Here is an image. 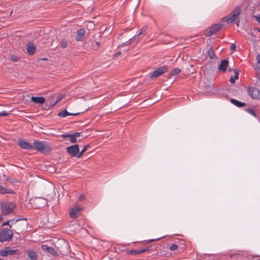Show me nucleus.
Wrapping results in <instances>:
<instances>
[{"instance_id":"23","label":"nucleus","mask_w":260,"mask_h":260,"mask_svg":"<svg viewBox=\"0 0 260 260\" xmlns=\"http://www.w3.org/2000/svg\"><path fill=\"white\" fill-rule=\"evenodd\" d=\"M207 54L208 56L210 59H214L215 58V54L214 53L213 49L212 47H211L207 52Z\"/></svg>"},{"instance_id":"38","label":"nucleus","mask_w":260,"mask_h":260,"mask_svg":"<svg viewBox=\"0 0 260 260\" xmlns=\"http://www.w3.org/2000/svg\"><path fill=\"white\" fill-rule=\"evenodd\" d=\"M71 134H64L61 135V137L63 138H70Z\"/></svg>"},{"instance_id":"32","label":"nucleus","mask_w":260,"mask_h":260,"mask_svg":"<svg viewBox=\"0 0 260 260\" xmlns=\"http://www.w3.org/2000/svg\"><path fill=\"white\" fill-rule=\"evenodd\" d=\"M137 37V36H135L132 39L129 40L128 41L126 42L125 43H124L121 45V46H124L126 45L129 44L131 43V41L133 39H136Z\"/></svg>"},{"instance_id":"46","label":"nucleus","mask_w":260,"mask_h":260,"mask_svg":"<svg viewBox=\"0 0 260 260\" xmlns=\"http://www.w3.org/2000/svg\"><path fill=\"white\" fill-rule=\"evenodd\" d=\"M239 20L237 22H236V24L238 26H239Z\"/></svg>"},{"instance_id":"8","label":"nucleus","mask_w":260,"mask_h":260,"mask_svg":"<svg viewBox=\"0 0 260 260\" xmlns=\"http://www.w3.org/2000/svg\"><path fill=\"white\" fill-rule=\"evenodd\" d=\"M67 153L72 157L80 158L79 154V146L78 144H75L69 146L67 148Z\"/></svg>"},{"instance_id":"27","label":"nucleus","mask_w":260,"mask_h":260,"mask_svg":"<svg viewBox=\"0 0 260 260\" xmlns=\"http://www.w3.org/2000/svg\"><path fill=\"white\" fill-rule=\"evenodd\" d=\"M90 147V145H85L83 149L81 151H79V156H80V158L82 156V155H83V154L87 150L88 148Z\"/></svg>"},{"instance_id":"2","label":"nucleus","mask_w":260,"mask_h":260,"mask_svg":"<svg viewBox=\"0 0 260 260\" xmlns=\"http://www.w3.org/2000/svg\"><path fill=\"white\" fill-rule=\"evenodd\" d=\"M33 145L35 149L42 153L51 150V147L45 141H35L34 142Z\"/></svg>"},{"instance_id":"30","label":"nucleus","mask_w":260,"mask_h":260,"mask_svg":"<svg viewBox=\"0 0 260 260\" xmlns=\"http://www.w3.org/2000/svg\"><path fill=\"white\" fill-rule=\"evenodd\" d=\"M10 58L11 60L14 62H17L20 59V57L15 55H11Z\"/></svg>"},{"instance_id":"40","label":"nucleus","mask_w":260,"mask_h":260,"mask_svg":"<svg viewBox=\"0 0 260 260\" xmlns=\"http://www.w3.org/2000/svg\"><path fill=\"white\" fill-rule=\"evenodd\" d=\"M236 45L235 44H232V45L231 46V50L232 51H235V50H236Z\"/></svg>"},{"instance_id":"26","label":"nucleus","mask_w":260,"mask_h":260,"mask_svg":"<svg viewBox=\"0 0 260 260\" xmlns=\"http://www.w3.org/2000/svg\"><path fill=\"white\" fill-rule=\"evenodd\" d=\"M245 111H247L250 114L252 115L253 116H254L255 117H257L256 113L253 109H252L250 108H249L248 109H246Z\"/></svg>"},{"instance_id":"4","label":"nucleus","mask_w":260,"mask_h":260,"mask_svg":"<svg viewBox=\"0 0 260 260\" xmlns=\"http://www.w3.org/2000/svg\"><path fill=\"white\" fill-rule=\"evenodd\" d=\"M13 235V230L7 228H4L0 233V241L1 242L10 241L12 239Z\"/></svg>"},{"instance_id":"35","label":"nucleus","mask_w":260,"mask_h":260,"mask_svg":"<svg viewBox=\"0 0 260 260\" xmlns=\"http://www.w3.org/2000/svg\"><path fill=\"white\" fill-rule=\"evenodd\" d=\"M178 246L177 244H173L171 246V247H170V250H172V251H174V250H175L177 249H178Z\"/></svg>"},{"instance_id":"1","label":"nucleus","mask_w":260,"mask_h":260,"mask_svg":"<svg viewBox=\"0 0 260 260\" xmlns=\"http://www.w3.org/2000/svg\"><path fill=\"white\" fill-rule=\"evenodd\" d=\"M14 231L16 234L20 235L24 233L27 227V223L26 219H19L14 221L13 225Z\"/></svg>"},{"instance_id":"36","label":"nucleus","mask_w":260,"mask_h":260,"mask_svg":"<svg viewBox=\"0 0 260 260\" xmlns=\"http://www.w3.org/2000/svg\"><path fill=\"white\" fill-rule=\"evenodd\" d=\"M8 114H9V113L6 111H3L2 112H0V116H8Z\"/></svg>"},{"instance_id":"37","label":"nucleus","mask_w":260,"mask_h":260,"mask_svg":"<svg viewBox=\"0 0 260 260\" xmlns=\"http://www.w3.org/2000/svg\"><path fill=\"white\" fill-rule=\"evenodd\" d=\"M148 250H149L148 248H144V249H139V250H138L139 252V253L141 254L142 253H144V252L147 251Z\"/></svg>"},{"instance_id":"43","label":"nucleus","mask_w":260,"mask_h":260,"mask_svg":"<svg viewBox=\"0 0 260 260\" xmlns=\"http://www.w3.org/2000/svg\"><path fill=\"white\" fill-rule=\"evenodd\" d=\"M40 201H44L45 202V201L43 199H42V198H38V199H37V202H39Z\"/></svg>"},{"instance_id":"5","label":"nucleus","mask_w":260,"mask_h":260,"mask_svg":"<svg viewBox=\"0 0 260 260\" xmlns=\"http://www.w3.org/2000/svg\"><path fill=\"white\" fill-rule=\"evenodd\" d=\"M20 251L18 249H12L10 247H5L4 249L0 250V255L3 257L7 256L9 255H20Z\"/></svg>"},{"instance_id":"25","label":"nucleus","mask_w":260,"mask_h":260,"mask_svg":"<svg viewBox=\"0 0 260 260\" xmlns=\"http://www.w3.org/2000/svg\"><path fill=\"white\" fill-rule=\"evenodd\" d=\"M181 70L179 68H175L170 73L171 76H175L179 74Z\"/></svg>"},{"instance_id":"47","label":"nucleus","mask_w":260,"mask_h":260,"mask_svg":"<svg viewBox=\"0 0 260 260\" xmlns=\"http://www.w3.org/2000/svg\"><path fill=\"white\" fill-rule=\"evenodd\" d=\"M256 30H257L258 32H260V28H255Z\"/></svg>"},{"instance_id":"33","label":"nucleus","mask_w":260,"mask_h":260,"mask_svg":"<svg viewBox=\"0 0 260 260\" xmlns=\"http://www.w3.org/2000/svg\"><path fill=\"white\" fill-rule=\"evenodd\" d=\"M14 220L11 221V224H10V221L7 220L5 223H4L2 225V226L6 225H9L10 228H12L13 225Z\"/></svg>"},{"instance_id":"42","label":"nucleus","mask_w":260,"mask_h":260,"mask_svg":"<svg viewBox=\"0 0 260 260\" xmlns=\"http://www.w3.org/2000/svg\"><path fill=\"white\" fill-rule=\"evenodd\" d=\"M159 239V238L158 239H151V240H149L148 242V243H150L151 242H153V241H155L156 240H158Z\"/></svg>"},{"instance_id":"6","label":"nucleus","mask_w":260,"mask_h":260,"mask_svg":"<svg viewBox=\"0 0 260 260\" xmlns=\"http://www.w3.org/2000/svg\"><path fill=\"white\" fill-rule=\"evenodd\" d=\"M223 26L221 23H216L212 25L210 28L206 29L204 31V35L206 37H210L217 32Z\"/></svg>"},{"instance_id":"48","label":"nucleus","mask_w":260,"mask_h":260,"mask_svg":"<svg viewBox=\"0 0 260 260\" xmlns=\"http://www.w3.org/2000/svg\"><path fill=\"white\" fill-rule=\"evenodd\" d=\"M229 72H231L232 71V69L231 68L229 69Z\"/></svg>"},{"instance_id":"18","label":"nucleus","mask_w":260,"mask_h":260,"mask_svg":"<svg viewBox=\"0 0 260 260\" xmlns=\"http://www.w3.org/2000/svg\"><path fill=\"white\" fill-rule=\"evenodd\" d=\"M31 101L35 103H37L39 104H43L45 103V99L43 96L40 97H36V96H31Z\"/></svg>"},{"instance_id":"7","label":"nucleus","mask_w":260,"mask_h":260,"mask_svg":"<svg viewBox=\"0 0 260 260\" xmlns=\"http://www.w3.org/2000/svg\"><path fill=\"white\" fill-rule=\"evenodd\" d=\"M14 205L13 203L5 202L1 204V209L2 214L4 215H7L12 212Z\"/></svg>"},{"instance_id":"31","label":"nucleus","mask_w":260,"mask_h":260,"mask_svg":"<svg viewBox=\"0 0 260 260\" xmlns=\"http://www.w3.org/2000/svg\"><path fill=\"white\" fill-rule=\"evenodd\" d=\"M10 192L7 189L5 188L4 187L0 185V193L5 194L6 193Z\"/></svg>"},{"instance_id":"45","label":"nucleus","mask_w":260,"mask_h":260,"mask_svg":"<svg viewBox=\"0 0 260 260\" xmlns=\"http://www.w3.org/2000/svg\"><path fill=\"white\" fill-rule=\"evenodd\" d=\"M121 54V52H118L116 53V55L118 56V55H120Z\"/></svg>"},{"instance_id":"39","label":"nucleus","mask_w":260,"mask_h":260,"mask_svg":"<svg viewBox=\"0 0 260 260\" xmlns=\"http://www.w3.org/2000/svg\"><path fill=\"white\" fill-rule=\"evenodd\" d=\"M253 17L255 18L256 21H257L260 24V15L258 16L255 15Z\"/></svg>"},{"instance_id":"13","label":"nucleus","mask_w":260,"mask_h":260,"mask_svg":"<svg viewBox=\"0 0 260 260\" xmlns=\"http://www.w3.org/2000/svg\"><path fill=\"white\" fill-rule=\"evenodd\" d=\"M85 34V31L83 28H80L78 30L76 40L77 41H82L84 39Z\"/></svg>"},{"instance_id":"34","label":"nucleus","mask_w":260,"mask_h":260,"mask_svg":"<svg viewBox=\"0 0 260 260\" xmlns=\"http://www.w3.org/2000/svg\"><path fill=\"white\" fill-rule=\"evenodd\" d=\"M257 64L256 67L257 69L260 70V54H258L256 56Z\"/></svg>"},{"instance_id":"17","label":"nucleus","mask_w":260,"mask_h":260,"mask_svg":"<svg viewBox=\"0 0 260 260\" xmlns=\"http://www.w3.org/2000/svg\"><path fill=\"white\" fill-rule=\"evenodd\" d=\"M80 113H69L67 110H64L63 111H61L59 112L58 113V116L60 117H65L69 115H73V116H76L80 114Z\"/></svg>"},{"instance_id":"20","label":"nucleus","mask_w":260,"mask_h":260,"mask_svg":"<svg viewBox=\"0 0 260 260\" xmlns=\"http://www.w3.org/2000/svg\"><path fill=\"white\" fill-rule=\"evenodd\" d=\"M81 136V133L79 132H76L73 134H71L70 137V141L72 143L77 142V138H79Z\"/></svg>"},{"instance_id":"14","label":"nucleus","mask_w":260,"mask_h":260,"mask_svg":"<svg viewBox=\"0 0 260 260\" xmlns=\"http://www.w3.org/2000/svg\"><path fill=\"white\" fill-rule=\"evenodd\" d=\"M41 248L43 250L47 251L48 253L51 254L53 255H58L57 252L53 247H49L47 245H42Z\"/></svg>"},{"instance_id":"50","label":"nucleus","mask_w":260,"mask_h":260,"mask_svg":"<svg viewBox=\"0 0 260 260\" xmlns=\"http://www.w3.org/2000/svg\"><path fill=\"white\" fill-rule=\"evenodd\" d=\"M2 219V216H1V217H0V220H1Z\"/></svg>"},{"instance_id":"49","label":"nucleus","mask_w":260,"mask_h":260,"mask_svg":"<svg viewBox=\"0 0 260 260\" xmlns=\"http://www.w3.org/2000/svg\"><path fill=\"white\" fill-rule=\"evenodd\" d=\"M89 108H90L89 107L88 109H87L85 110V111H88V110H89Z\"/></svg>"},{"instance_id":"21","label":"nucleus","mask_w":260,"mask_h":260,"mask_svg":"<svg viewBox=\"0 0 260 260\" xmlns=\"http://www.w3.org/2000/svg\"><path fill=\"white\" fill-rule=\"evenodd\" d=\"M230 101L231 103H232L233 105L239 108L244 107L245 105V103L240 102L234 99H231L230 100Z\"/></svg>"},{"instance_id":"10","label":"nucleus","mask_w":260,"mask_h":260,"mask_svg":"<svg viewBox=\"0 0 260 260\" xmlns=\"http://www.w3.org/2000/svg\"><path fill=\"white\" fill-rule=\"evenodd\" d=\"M168 72V68L162 66L158 68L156 70L150 73V77L152 79L158 77Z\"/></svg>"},{"instance_id":"29","label":"nucleus","mask_w":260,"mask_h":260,"mask_svg":"<svg viewBox=\"0 0 260 260\" xmlns=\"http://www.w3.org/2000/svg\"><path fill=\"white\" fill-rule=\"evenodd\" d=\"M59 44L62 48H66L68 46V42L65 40H61Z\"/></svg>"},{"instance_id":"44","label":"nucleus","mask_w":260,"mask_h":260,"mask_svg":"<svg viewBox=\"0 0 260 260\" xmlns=\"http://www.w3.org/2000/svg\"><path fill=\"white\" fill-rule=\"evenodd\" d=\"M95 44H96V45H97L98 47H99L100 46V44H101L100 42H96L95 43Z\"/></svg>"},{"instance_id":"11","label":"nucleus","mask_w":260,"mask_h":260,"mask_svg":"<svg viewBox=\"0 0 260 260\" xmlns=\"http://www.w3.org/2000/svg\"><path fill=\"white\" fill-rule=\"evenodd\" d=\"M82 208L79 205H76L70 210V214L72 218H76L80 214V212L82 210Z\"/></svg>"},{"instance_id":"15","label":"nucleus","mask_w":260,"mask_h":260,"mask_svg":"<svg viewBox=\"0 0 260 260\" xmlns=\"http://www.w3.org/2000/svg\"><path fill=\"white\" fill-rule=\"evenodd\" d=\"M36 48L35 45L31 43H29L26 45L27 52L30 55H33L36 52Z\"/></svg>"},{"instance_id":"19","label":"nucleus","mask_w":260,"mask_h":260,"mask_svg":"<svg viewBox=\"0 0 260 260\" xmlns=\"http://www.w3.org/2000/svg\"><path fill=\"white\" fill-rule=\"evenodd\" d=\"M26 253L27 254L28 257L30 259H31L32 260H37V259L38 255L35 250H34L32 249L27 250L26 251Z\"/></svg>"},{"instance_id":"28","label":"nucleus","mask_w":260,"mask_h":260,"mask_svg":"<svg viewBox=\"0 0 260 260\" xmlns=\"http://www.w3.org/2000/svg\"><path fill=\"white\" fill-rule=\"evenodd\" d=\"M139 250H128L127 252V253L129 255H135L137 254H139Z\"/></svg>"},{"instance_id":"51","label":"nucleus","mask_w":260,"mask_h":260,"mask_svg":"<svg viewBox=\"0 0 260 260\" xmlns=\"http://www.w3.org/2000/svg\"><path fill=\"white\" fill-rule=\"evenodd\" d=\"M0 260H3L2 259L0 258Z\"/></svg>"},{"instance_id":"12","label":"nucleus","mask_w":260,"mask_h":260,"mask_svg":"<svg viewBox=\"0 0 260 260\" xmlns=\"http://www.w3.org/2000/svg\"><path fill=\"white\" fill-rule=\"evenodd\" d=\"M17 142L19 146L23 149L30 150L33 148V146L30 143L23 139H18Z\"/></svg>"},{"instance_id":"9","label":"nucleus","mask_w":260,"mask_h":260,"mask_svg":"<svg viewBox=\"0 0 260 260\" xmlns=\"http://www.w3.org/2000/svg\"><path fill=\"white\" fill-rule=\"evenodd\" d=\"M248 95L253 99H260L259 89L254 86H250L247 88Z\"/></svg>"},{"instance_id":"22","label":"nucleus","mask_w":260,"mask_h":260,"mask_svg":"<svg viewBox=\"0 0 260 260\" xmlns=\"http://www.w3.org/2000/svg\"><path fill=\"white\" fill-rule=\"evenodd\" d=\"M235 75L234 77L231 76L230 79V82L231 84H234L235 83V79H238L239 77V72L237 70H235Z\"/></svg>"},{"instance_id":"24","label":"nucleus","mask_w":260,"mask_h":260,"mask_svg":"<svg viewBox=\"0 0 260 260\" xmlns=\"http://www.w3.org/2000/svg\"><path fill=\"white\" fill-rule=\"evenodd\" d=\"M147 28H148V27L147 25H145V26H143L141 29H140L139 32L138 33V34L137 36H140L143 34H144L146 31V30H147Z\"/></svg>"},{"instance_id":"41","label":"nucleus","mask_w":260,"mask_h":260,"mask_svg":"<svg viewBox=\"0 0 260 260\" xmlns=\"http://www.w3.org/2000/svg\"><path fill=\"white\" fill-rule=\"evenodd\" d=\"M85 198V196L84 194H80L79 197V201L83 200Z\"/></svg>"},{"instance_id":"16","label":"nucleus","mask_w":260,"mask_h":260,"mask_svg":"<svg viewBox=\"0 0 260 260\" xmlns=\"http://www.w3.org/2000/svg\"><path fill=\"white\" fill-rule=\"evenodd\" d=\"M228 64L229 61L228 60L224 59L222 60L218 67L219 70L223 72H225L226 71Z\"/></svg>"},{"instance_id":"3","label":"nucleus","mask_w":260,"mask_h":260,"mask_svg":"<svg viewBox=\"0 0 260 260\" xmlns=\"http://www.w3.org/2000/svg\"><path fill=\"white\" fill-rule=\"evenodd\" d=\"M241 13V9L239 7H236L235 9L229 14L228 16L225 17L223 20L224 21L228 23H231L235 20L239 16Z\"/></svg>"}]
</instances>
